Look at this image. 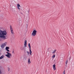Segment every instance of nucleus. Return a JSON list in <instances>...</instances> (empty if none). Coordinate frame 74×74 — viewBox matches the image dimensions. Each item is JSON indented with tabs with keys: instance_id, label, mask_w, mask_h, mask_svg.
Instances as JSON below:
<instances>
[{
	"instance_id": "7",
	"label": "nucleus",
	"mask_w": 74,
	"mask_h": 74,
	"mask_svg": "<svg viewBox=\"0 0 74 74\" xmlns=\"http://www.w3.org/2000/svg\"><path fill=\"white\" fill-rule=\"evenodd\" d=\"M9 49H10V47H6L5 48V49L6 50V51H7L8 52H10V50H9Z\"/></svg>"
},
{
	"instance_id": "12",
	"label": "nucleus",
	"mask_w": 74,
	"mask_h": 74,
	"mask_svg": "<svg viewBox=\"0 0 74 74\" xmlns=\"http://www.w3.org/2000/svg\"><path fill=\"white\" fill-rule=\"evenodd\" d=\"M4 55L0 57V59H3V58H4Z\"/></svg>"
},
{
	"instance_id": "2",
	"label": "nucleus",
	"mask_w": 74,
	"mask_h": 74,
	"mask_svg": "<svg viewBox=\"0 0 74 74\" xmlns=\"http://www.w3.org/2000/svg\"><path fill=\"white\" fill-rule=\"evenodd\" d=\"M6 53L7 54L5 55V56L7 57L8 58H9V59H10L11 57H12V54H11L8 52H6Z\"/></svg>"
},
{
	"instance_id": "21",
	"label": "nucleus",
	"mask_w": 74,
	"mask_h": 74,
	"mask_svg": "<svg viewBox=\"0 0 74 74\" xmlns=\"http://www.w3.org/2000/svg\"><path fill=\"white\" fill-rule=\"evenodd\" d=\"M63 74H65V71H64L63 72Z\"/></svg>"
},
{
	"instance_id": "9",
	"label": "nucleus",
	"mask_w": 74,
	"mask_h": 74,
	"mask_svg": "<svg viewBox=\"0 0 74 74\" xmlns=\"http://www.w3.org/2000/svg\"><path fill=\"white\" fill-rule=\"evenodd\" d=\"M28 64H30L31 63V61H30V59L29 58L28 60Z\"/></svg>"
},
{
	"instance_id": "23",
	"label": "nucleus",
	"mask_w": 74,
	"mask_h": 74,
	"mask_svg": "<svg viewBox=\"0 0 74 74\" xmlns=\"http://www.w3.org/2000/svg\"><path fill=\"white\" fill-rule=\"evenodd\" d=\"M2 73V71H1V70H0V73Z\"/></svg>"
},
{
	"instance_id": "8",
	"label": "nucleus",
	"mask_w": 74,
	"mask_h": 74,
	"mask_svg": "<svg viewBox=\"0 0 74 74\" xmlns=\"http://www.w3.org/2000/svg\"><path fill=\"white\" fill-rule=\"evenodd\" d=\"M53 69L54 71L56 70V65L55 64H54L53 65Z\"/></svg>"
},
{
	"instance_id": "22",
	"label": "nucleus",
	"mask_w": 74,
	"mask_h": 74,
	"mask_svg": "<svg viewBox=\"0 0 74 74\" xmlns=\"http://www.w3.org/2000/svg\"><path fill=\"white\" fill-rule=\"evenodd\" d=\"M8 70L9 71H10V69L9 68H8Z\"/></svg>"
},
{
	"instance_id": "11",
	"label": "nucleus",
	"mask_w": 74,
	"mask_h": 74,
	"mask_svg": "<svg viewBox=\"0 0 74 74\" xmlns=\"http://www.w3.org/2000/svg\"><path fill=\"white\" fill-rule=\"evenodd\" d=\"M1 47L2 48H4V47H5V46L4 45H3V44H2L1 45Z\"/></svg>"
},
{
	"instance_id": "6",
	"label": "nucleus",
	"mask_w": 74,
	"mask_h": 74,
	"mask_svg": "<svg viewBox=\"0 0 74 74\" xmlns=\"http://www.w3.org/2000/svg\"><path fill=\"white\" fill-rule=\"evenodd\" d=\"M27 47V41L25 40L24 42V47Z\"/></svg>"
},
{
	"instance_id": "5",
	"label": "nucleus",
	"mask_w": 74,
	"mask_h": 74,
	"mask_svg": "<svg viewBox=\"0 0 74 74\" xmlns=\"http://www.w3.org/2000/svg\"><path fill=\"white\" fill-rule=\"evenodd\" d=\"M10 29L12 33V34H14L13 28H12V26H11V25L10 26Z\"/></svg>"
},
{
	"instance_id": "1",
	"label": "nucleus",
	"mask_w": 74,
	"mask_h": 74,
	"mask_svg": "<svg viewBox=\"0 0 74 74\" xmlns=\"http://www.w3.org/2000/svg\"><path fill=\"white\" fill-rule=\"evenodd\" d=\"M7 32L5 31H2L0 30V37L3 38L4 40H6L7 39V38L5 37V36L7 35Z\"/></svg>"
},
{
	"instance_id": "17",
	"label": "nucleus",
	"mask_w": 74,
	"mask_h": 74,
	"mask_svg": "<svg viewBox=\"0 0 74 74\" xmlns=\"http://www.w3.org/2000/svg\"><path fill=\"white\" fill-rule=\"evenodd\" d=\"M55 52H56V50H55L54 51H53V53H55Z\"/></svg>"
},
{
	"instance_id": "20",
	"label": "nucleus",
	"mask_w": 74,
	"mask_h": 74,
	"mask_svg": "<svg viewBox=\"0 0 74 74\" xmlns=\"http://www.w3.org/2000/svg\"><path fill=\"white\" fill-rule=\"evenodd\" d=\"M67 63H68V61L67 60L66 62V64H67Z\"/></svg>"
},
{
	"instance_id": "19",
	"label": "nucleus",
	"mask_w": 74,
	"mask_h": 74,
	"mask_svg": "<svg viewBox=\"0 0 74 74\" xmlns=\"http://www.w3.org/2000/svg\"><path fill=\"white\" fill-rule=\"evenodd\" d=\"M27 52L28 54V55H29V52L28 51H27Z\"/></svg>"
},
{
	"instance_id": "10",
	"label": "nucleus",
	"mask_w": 74,
	"mask_h": 74,
	"mask_svg": "<svg viewBox=\"0 0 74 74\" xmlns=\"http://www.w3.org/2000/svg\"><path fill=\"white\" fill-rule=\"evenodd\" d=\"M3 45L5 46H6L7 45V42H5V43L3 44Z\"/></svg>"
},
{
	"instance_id": "18",
	"label": "nucleus",
	"mask_w": 74,
	"mask_h": 74,
	"mask_svg": "<svg viewBox=\"0 0 74 74\" xmlns=\"http://www.w3.org/2000/svg\"><path fill=\"white\" fill-rule=\"evenodd\" d=\"M17 8L18 10H20V7H17Z\"/></svg>"
},
{
	"instance_id": "15",
	"label": "nucleus",
	"mask_w": 74,
	"mask_h": 74,
	"mask_svg": "<svg viewBox=\"0 0 74 74\" xmlns=\"http://www.w3.org/2000/svg\"><path fill=\"white\" fill-rule=\"evenodd\" d=\"M12 54H15V51L14 50H13L12 51Z\"/></svg>"
},
{
	"instance_id": "3",
	"label": "nucleus",
	"mask_w": 74,
	"mask_h": 74,
	"mask_svg": "<svg viewBox=\"0 0 74 74\" xmlns=\"http://www.w3.org/2000/svg\"><path fill=\"white\" fill-rule=\"evenodd\" d=\"M37 33V31L36 30H34L33 31L32 33V35L33 36H35L36 35Z\"/></svg>"
},
{
	"instance_id": "13",
	"label": "nucleus",
	"mask_w": 74,
	"mask_h": 74,
	"mask_svg": "<svg viewBox=\"0 0 74 74\" xmlns=\"http://www.w3.org/2000/svg\"><path fill=\"white\" fill-rule=\"evenodd\" d=\"M25 49L24 47L20 48V49H21V51H23V49Z\"/></svg>"
},
{
	"instance_id": "16",
	"label": "nucleus",
	"mask_w": 74,
	"mask_h": 74,
	"mask_svg": "<svg viewBox=\"0 0 74 74\" xmlns=\"http://www.w3.org/2000/svg\"><path fill=\"white\" fill-rule=\"evenodd\" d=\"M55 55H53V56H52V58H55Z\"/></svg>"
},
{
	"instance_id": "14",
	"label": "nucleus",
	"mask_w": 74,
	"mask_h": 74,
	"mask_svg": "<svg viewBox=\"0 0 74 74\" xmlns=\"http://www.w3.org/2000/svg\"><path fill=\"white\" fill-rule=\"evenodd\" d=\"M21 5H19V3H18L17 4V7H21Z\"/></svg>"
},
{
	"instance_id": "4",
	"label": "nucleus",
	"mask_w": 74,
	"mask_h": 74,
	"mask_svg": "<svg viewBox=\"0 0 74 74\" xmlns=\"http://www.w3.org/2000/svg\"><path fill=\"white\" fill-rule=\"evenodd\" d=\"M28 47L29 48L30 54V55H32V50H31V46H30V43H29L28 44Z\"/></svg>"
}]
</instances>
